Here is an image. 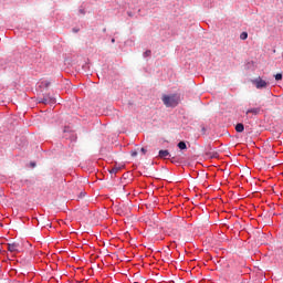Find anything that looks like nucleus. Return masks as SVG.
Instances as JSON below:
<instances>
[{
    "label": "nucleus",
    "instance_id": "20e7f679",
    "mask_svg": "<svg viewBox=\"0 0 283 283\" xmlns=\"http://www.w3.org/2000/svg\"><path fill=\"white\" fill-rule=\"evenodd\" d=\"M260 112H262V107H252L245 111L247 116H260Z\"/></svg>",
    "mask_w": 283,
    "mask_h": 283
},
{
    "label": "nucleus",
    "instance_id": "9b49d317",
    "mask_svg": "<svg viewBox=\"0 0 283 283\" xmlns=\"http://www.w3.org/2000/svg\"><path fill=\"white\" fill-rule=\"evenodd\" d=\"M274 77L275 81H282V73H277Z\"/></svg>",
    "mask_w": 283,
    "mask_h": 283
},
{
    "label": "nucleus",
    "instance_id": "f8f14e48",
    "mask_svg": "<svg viewBox=\"0 0 283 283\" xmlns=\"http://www.w3.org/2000/svg\"><path fill=\"white\" fill-rule=\"evenodd\" d=\"M144 56L147 59V56H151V51L150 50H147L145 53H144Z\"/></svg>",
    "mask_w": 283,
    "mask_h": 283
},
{
    "label": "nucleus",
    "instance_id": "2eb2a0df",
    "mask_svg": "<svg viewBox=\"0 0 283 283\" xmlns=\"http://www.w3.org/2000/svg\"><path fill=\"white\" fill-rule=\"evenodd\" d=\"M140 151H142V154H147V149H145V148H142Z\"/></svg>",
    "mask_w": 283,
    "mask_h": 283
},
{
    "label": "nucleus",
    "instance_id": "ddd939ff",
    "mask_svg": "<svg viewBox=\"0 0 283 283\" xmlns=\"http://www.w3.org/2000/svg\"><path fill=\"white\" fill-rule=\"evenodd\" d=\"M130 156H133V158H136V156H138V151L133 150V151L130 153Z\"/></svg>",
    "mask_w": 283,
    "mask_h": 283
},
{
    "label": "nucleus",
    "instance_id": "423d86ee",
    "mask_svg": "<svg viewBox=\"0 0 283 283\" xmlns=\"http://www.w3.org/2000/svg\"><path fill=\"white\" fill-rule=\"evenodd\" d=\"M235 132H238L239 134H242V132H244V124L242 123L237 124Z\"/></svg>",
    "mask_w": 283,
    "mask_h": 283
},
{
    "label": "nucleus",
    "instance_id": "6e6552de",
    "mask_svg": "<svg viewBox=\"0 0 283 283\" xmlns=\"http://www.w3.org/2000/svg\"><path fill=\"white\" fill-rule=\"evenodd\" d=\"M177 147H179L180 149H187V144L185 142H179Z\"/></svg>",
    "mask_w": 283,
    "mask_h": 283
},
{
    "label": "nucleus",
    "instance_id": "f3484780",
    "mask_svg": "<svg viewBox=\"0 0 283 283\" xmlns=\"http://www.w3.org/2000/svg\"><path fill=\"white\" fill-rule=\"evenodd\" d=\"M112 43H116V40H115V39H112Z\"/></svg>",
    "mask_w": 283,
    "mask_h": 283
},
{
    "label": "nucleus",
    "instance_id": "dca6fc26",
    "mask_svg": "<svg viewBox=\"0 0 283 283\" xmlns=\"http://www.w3.org/2000/svg\"><path fill=\"white\" fill-rule=\"evenodd\" d=\"M81 14H85V10L81 9L80 10Z\"/></svg>",
    "mask_w": 283,
    "mask_h": 283
},
{
    "label": "nucleus",
    "instance_id": "39448f33",
    "mask_svg": "<svg viewBox=\"0 0 283 283\" xmlns=\"http://www.w3.org/2000/svg\"><path fill=\"white\" fill-rule=\"evenodd\" d=\"M159 158L167 160V158H171V154L169 150H159Z\"/></svg>",
    "mask_w": 283,
    "mask_h": 283
},
{
    "label": "nucleus",
    "instance_id": "7ed1b4c3",
    "mask_svg": "<svg viewBox=\"0 0 283 283\" xmlns=\"http://www.w3.org/2000/svg\"><path fill=\"white\" fill-rule=\"evenodd\" d=\"M7 247L10 253L17 254L21 252V244H19V242L8 243Z\"/></svg>",
    "mask_w": 283,
    "mask_h": 283
},
{
    "label": "nucleus",
    "instance_id": "f03ea898",
    "mask_svg": "<svg viewBox=\"0 0 283 283\" xmlns=\"http://www.w3.org/2000/svg\"><path fill=\"white\" fill-rule=\"evenodd\" d=\"M252 84L255 85L256 90H264L269 85V83L262 80V77H256L255 80H252Z\"/></svg>",
    "mask_w": 283,
    "mask_h": 283
},
{
    "label": "nucleus",
    "instance_id": "f257e3e1",
    "mask_svg": "<svg viewBox=\"0 0 283 283\" xmlns=\"http://www.w3.org/2000/svg\"><path fill=\"white\" fill-rule=\"evenodd\" d=\"M163 103L166 107H176L180 103V97L178 95H164Z\"/></svg>",
    "mask_w": 283,
    "mask_h": 283
},
{
    "label": "nucleus",
    "instance_id": "9d476101",
    "mask_svg": "<svg viewBox=\"0 0 283 283\" xmlns=\"http://www.w3.org/2000/svg\"><path fill=\"white\" fill-rule=\"evenodd\" d=\"M54 103H56V98L49 97V105H54Z\"/></svg>",
    "mask_w": 283,
    "mask_h": 283
},
{
    "label": "nucleus",
    "instance_id": "1a4fd4ad",
    "mask_svg": "<svg viewBox=\"0 0 283 283\" xmlns=\"http://www.w3.org/2000/svg\"><path fill=\"white\" fill-rule=\"evenodd\" d=\"M42 103H44V105H49L50 96L43 97Z\"/></svg>",
    "mask_w": 283,
    "mask_h": 283
},
{
    "label": "nucleus",
    "instance_id": "4468645a",
    "mask_svg": "<svg viewBox=\"0 0 283 283\" xmlns=\"http://www.w3.org/2000/svg\"><path fill=\"white\" fill-rule=\"evenodd\" d=\"M111 174H118V168H113V169L111 170Z\"/></svg>",
    "mask_w": 283,
    "mask_h": 283
},
{
    "label": "nucleus",
    "instance_id": "0eeeda50",
    "mask_svg": "<svg viewBox=\"0 0 283 283\" xmlns=\"http://www.w3.org/2000/svg\"><path fill=\"white\" fill-rule=\"evenodd\" d=\"M240 39H241V41H247V39H249V33L242 32V33L240 34Z\"/></svg>",
    "mask_w": 283,
    "mask_h": 283
}]
</instances>
